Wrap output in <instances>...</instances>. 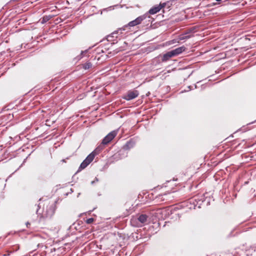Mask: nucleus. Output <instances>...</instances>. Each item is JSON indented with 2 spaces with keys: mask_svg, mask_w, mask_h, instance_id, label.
Instances as JSON below:
<instances>
[{
  "mask_svg": "<svg viewBox=\"0 0 256 256\" xmlns=\"http://www.w3.org/2000/svg\"><path fill=\"white\" fill-rule=\"evenodd\" d=\"M119 30H118L116 31H115L114 32H112L111 35L110 36H108V40H110L109 39L110 38H114V37H115V35H116L118 33V32ZM116 38H117L116 36Z\"/></svg>",
  "mask_w": 256,
  "mask_h": 256,
  "instance_id": "nucleus-12",
  "label": "nucleus"
},
{
  "mask_svg": "<svg viewBox=\"0 0 256 256\" xmlns=\"http://www.w3.org/2000/svg\"><path fill=\"white\" fill-rule=\"evenodd\" d=\"M190 32H188L185 34L180 35L178 37V40H182L190 38L192 36L188 34Z\"/></svg>",
  "mask_w": 256,
  "mask_h": 256,
  "instance_id": "nucleus-10",
  "label": "nucleus"
},
{
  "mask_svg": "<svg viewBox=\"0 0 256 256\" xmlns=\"http://www.w3.org/2000/svg\"><path fill=\"white\" fill-rule=\"evenodd\" d=\"M92 66V64L90 62H87L83 64V68L85 70L90 68Z\"/></svg>",
  "mask_w": 256,
  "mask_h": 256,
  "instance_id": "nucleus-11",
  "label": "nucleus"
},
{
  "mask_svg": "<svg viewBox=\"0 0 256 256\" xmlns=\"http://www.w3.org/2000/svg\"><path fill=\"white\" fill-rule=\"evenodd\" d=\"M117 134V131L114 130L106 136L102 140V144L106 145L110 142Z\"/></svg>",
  "mask_w": 256,
  "mask_h": 256,
  "instance_id": "nucleus-3",
  "label": "nucleus"
},
{
  "mask_svg": "<svg viewBox=\"0 0 256 256\" xmlns=\"http://www.w3.org/2000/svg\"><path fill=\"white\" fill-rule=\"evenodd\" d=\"M62 161L63 162H66V160H62Z\"/></svg>",
  "mask_w": 256,
  "mask_h": 256,
  "instance_id": "nucleus-16",
  "label": "nucleus"
},
{
  "mask_svg": "<svg viewBox=\"0 0 256 256\" xmlns=\"http://www.w3.org/2000/svg\"><path fill=\"white\" fill-rule=\"evenodd\" d=\"M26 226L28 228V226H30V224L28 222L26 224Z\"/></svg>",
  "mask_w": 256,
  "mask_h": 256,
  "instance_id": "nucleus-15",
  "label": "nucleus"
},
{
  "mask_svg": "<svg viewBox=\"0 0 256 256\" xmlns=\"http://www.w3.org/2000/svg\"><path fill=\"white\" fill-rule=\"evenodd\" d=\"M148 216L145 214H141L139 215L137 218V220L138 222L140 223V226L146 224L148 222Z\"/></svg>",
  "mask_w": 256,
  "mask_h": 256,
  "instance_id": "nucleus-6",
  "label": "nucleus"
},
{
  "mask_svg": "<svg viewBox=\"0 0 256 256\" xmlns=\"http://www.w3.org/2000/svg\"><path fill=\"white\" fill-rule=\"evenodd\" d=\"M166 5V3H163V4H160L158 6H162V8L165 7Z\"/></svg>",
  "mask_w": 256,
  "mask_h": 256,
  "instance_id": "nucleus-14",
  "label": "nucleus"
},
{
  "mask_svg": "<svg viewBox=\"0 0 256 256\" xmlns=\"http://www.w3.org/2000/svg\"><path fill=\"white\" fill-rule=\"evenodd\" d=\"M139 94V92L136 90H129L124 98L127 100H130L136 98Z\"/></svg>",
  "mask_w": 256,
  "mask_h": 256,
  "instance_id": "nucleus-4",
  "label": "nucleus"
},
{
  "mask_svg": "<svg viewBox=\"0 0 256 256\" xmlns=\"http://www.w3.org/2000/svg\"><path fill=\"white\" fill-rule=\"evenodd\" d=\"M146 18V15H142L138 16L136 19H135L134 20H132L130 22L128 25L125 26L123 28L122 30H125V28L128 26L130 27H133L136 26H137L142 22V20H144ZM122 28H120L119 30H122Z\"/></svg>",
  "mask_w": 256,
  "mask_h": 256,
  "instance_id": "nucleus-2",
  "label": "nucleus"
},
{
  "mask_svg": "<svg viewBox=\"0 0 256 256\" xmlns=\"http://www.w3.org/2000/svg\"><path fill=\"white\" fill-rule=\"evenodd\" d=\"M160 56L162 58V62H166L170 60V58L174 57V56L171 51H170Z\"/></svg>",
  "mask_w": 256,
  "mask_h": 256,
  "instance_id": "nucleus-8",
  "label": "nucleus"
},
{
  "mask_svg": "<svg viewBox=\"0 0 256 256\" xmlns=\"http://www.w3.org/2000/svg\"><path fill=\"white\" fill-rule=\"evenodd\" d=\"M94 221V219L93 218H89L86 220V223L88 224H91Z\"/></svg>",
  "mask_w": 256,
  "mask_h": 256,
  "instance_id": "nucleus-13",
  "label": "nucleus"
},
{
  "mask_svg": "<svg viewBox=\"0 0 256 256\" xmlns=\"http://www.w3.org/2000/svg\"><path fill=\"white\" fill-rule=\"evenodd\" d=\"M162 8V6H156L150 8L148 13L150 14H154L158 12Z\"/></svg>",
  "mask_w": 256,
  "mask_h": 256,
  "instance_id": "nucleus-9",
  "label": "nucleus"
},
{
  "mask_svg": "<svg viewBox=\"0 0 256 256\" xmlns=\"http://www.w3.org/2000/svg\"><path fill=\"white\" fill-rule=\"evenodd\" d=\"M101 146H98L94 152L90 153L86 158L80 164L78 171H80L86 168L94 159L95 156L98 154V152L102 148Z\"/></svg>",
  "mask_w": 256,
  "mask_h": 256,
  "instance_id": "nucleus-1",
  "label": "nucleus"
},
{
  "mask_svg": "<svg viewBox=\"0 0 256 256\" xmlns=\"http://www.w3.org/2000/svg\"><path fill=\"white\" fill-rule=\"evenodd\" d=\"M186 50V47L184 46H182L171 50V52L172 54L174 56H176L180 54L183 52L185 51Z\"/></svg>",
  "mask_w": 256,
  "mask_h": 256,
  "instance_id": "nucleus-7",
  "label": "nucleus"
},
{
  "mask_svg": "<svg viewBox=\"0 0 256 256\" xmlns=\"http://www.w3.org/2000/svg\"><path fill=\"white\" fill-rule=\"evenodd\" d=\"M55 212V207L53 204L48 206L46 208V214H44L47 218H50Z\"/></svg>",
  "mask_w": 256,
  "mask_h": 256,
  "instance_id": "nucleus-5",
  "label": "nucleus"
}]
</instances>
